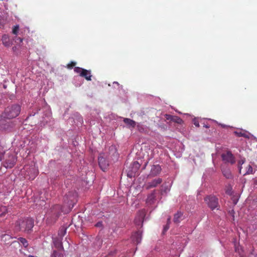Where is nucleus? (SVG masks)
Masks as SVG:
<instances>
[{"label":"nucleus","instance_id":"1","mask_svg":"<svg viewBox=\"0 0 257 257\" xmlns=\"http://www.w3.org/2000/svg\"><path fill=\"white\" fill-rule=\"evenodd\" d=\"M76 193L73 192H70L68 194H66L64 198V202L65 205L68 206V209L64 210V207H61L59 205H56L51 209V212L53 215L56 217H58L61 212L67 213L69 212L76 203Z\"/></svg>","mask_w":257,"mask_h":257},{"label":"nucleus","instance_id":"2","mask_svg":"<svg viewBox=\"0 0 257 257\" xmlns=\"http://www.w3.org/2000/svg\"><path fill=\"white\" fill-rule=\"evenodd\" d=\"M118 158V154L116 148L114 146H111L109 148L108 155H100L98 157L99 166L103 171H105L109 165L108 159L114 161L117 160Z\"/></svg>","mask_w":257,"mask_h":257},{"label":"nucleus","instance_id":"3","mask_svg":"<svg viewBox=\"0 0 257 257\" xmlns=\"http://www.w3.org/2000/svg\"><path fill=\"white\" fill-rule=\"evenodd\" d=\"M16 229L30 233L34 227V220L30 218L20 219L16 222Z\"/></svg>","mask_w":257,"mask_h":257},{"label":"nucleus","instance_id":"4","mask_svg":"<svg viewBox=\"0 0 257 257\" xmlns=\"http://www.w3.org/2000/svg\"><path fill=\"white\" fill-rule=\"evenodd\" d=\"M22 173H25V177L29 180H33L38 174V170L37 167H36L35 164L32 163L30 165H26L23 170L22 171Z\"/></svg>","mask_w":257,"mask_h":257},{"label":"nucleus","instance_id":"5","mask_svg":"<svg viewBox=\"0 0 257 257\" xmlns=\"http://www.w3.org/2000/svg\"><path fill=\"white\" fill-rule=\"evenodd\" d=\"M21 111L20 106L18 104H14L8 106L5 111V116L9 119L17 117Z\"/></svg>","mask_w":257,"mask_h":257},{"label":"nucleus","instance_id":"6","mask_svg":"<svg viewBox=\"0 0 257 257\" xmlns=\"http://www.w3.org/2000/svg\"><path fill=\"white\" fill-rule=\"evenodd\" d=\"M208 206L212 210L216 208L218 206V199L214 196H208L205 198Z\"/></svg>","mask_w":257,"mask_h":257},{"label":"nucleus","instance_id":"7","mask_svg":"<svg viewBox=\"0 0 257 257\" xmlns=\"http://www.w3.org/2000/svg\"><path fill=\"white\" fill-rule=\"evenodd\" d=\"M16 161L17 157L15 155H10L5 161L4 166L7 168H12L14 166Z\"/></svg>","mask_w":257,"mask_h":257},{"label":"nucleus","instance_id":"8","mask_svg":"<svg viewBox=\"0 0 257 257\" xmlns=\"http://www.w3.org/2000/svg\"><path fill=\"white\" fill-rule=\"evenodd\" d=\"M146 215V211L145 210H140L135 219V223L137 225H142L143 222L144 221V217Z\"/></svg>","mask_w":257,"mask_h":257},{"label":"nucleus","instance_id":"9","mask_svg":"<svg viewBox=\"0 0 257 257\" xmlns=\"http://www.w3.org/2000/svg\"><path fill=\"white\" fill-rule=\"evenodd\" d=\"M162 179L160 178H157L150 182H148L145 185V187L147 189H150L152 188L157 187L159 185L161 184L162 182Z\"/></svg>","mask_w":257,"mask_h":257},{"label":"nucleus","instance_id":"10","mask_svg":"<svg viewBox=\"0 0 257 257\" xmlns=\"http://www.w3.org/2000/svg\"><path fill=\"white\" fill-rule=\"evenodd\" d=\"M161 167L159 165H154L151 167L148 178L154 177L159 175L161 171Z\"/></svg>","mask_w":257,"mask_h":257},{"label":"nucleus","instance_id":"11","mask_svg":"<svg viewBox=\"0 0 257 257\" xmlns=\"http://www.w3.org/2000/svg\"><path fill=\"white\" fill-rule=\"evenodd\" d=\"M222 160L227 163H230L233 164L235 163L234 157L233 155L229 152L223 153L221 155Z\"/></svg>","mask_w":257,"mask_h":257},{"label":"nucleus","instance_id":"12","mask_svg":"<svg viewBox=\"0 0 257 257\" xmlns=\"http://www.w3.org/2000/svg\"><path fill=\"white\" fill-rule=\"evenodd\" d=\"M53 243L54 247L59 250H64V247L62 245V238L59 237L53 238Z\"/></svg>","mask_w":257,"mask_h":257},{"label":"nucleus","instance_id":"13","mask_svg":"<svg viewBox=\"0 0 257 257\" xmlns=\"http://www.w3.org/2000/svg\"><path fill=\"white\" fill-rule=\"evenodd\" d=\"M132 240L135 243H140L142 240V233L140 231L134 233L132 236Z\"/></svg>","mask_w":257,"mask_h":257},{"label":"nucleus","instance_id":"14","mask_svg":"<svg viewBox=\"0 0 257 257\" xmlns=\"http://www.w3.org/2000/svg\"><path fill=\"white\" fill-rule=\"evenodd\" d=\"M123 121L128 128H134L137 125L136 122L130 118H124Z\"/></svg>","mask_w":257,"mask_h":257},{"label":"nucleus","instance_id":"15","mask_svg":"<svg viewBox=\"0 0 257 257\" xmlns=\"http://www.w3.org/2000/svg\"><path fill=\"white\" fill-rule=\"evenodd\" d=\"M234 134L238 137H243L245 138H249L251 134L243 130L234 132Z\"/></svg>","mask_w":257,"mask_h":257},{"label":"nucleus","instance_id":"16","mask_svg":"<svg viewBox=\"0 0 257 257\" xmlns=\"http://www.w3.org/2000/svg\"><path fill=\"white\" fill-rule=\"evenodd\" d=\"M155 191L149 194L147 199V203L149 205L153 204L155 200Z\"/></svg>","mask_w":257,"mask_h":257},{"label":"nucleus","instance_id":"17","mask_svg":"<svg viewBox=\"0 0 257 257\" xmlns=\"http://www.w3.org/2000/svg\"><path fill=\"white\" fill-rule=\"evenodd\" d=\"M2 41L3 42V44L6 47H10L11 45V43L10 42L9 37L7 35H4L3 36Z\"/></svg>","mask_w":257,"mask_h":257},{"label":"nucleus","instance_id":"18","mask_svg":"<svg viewBox=\"0 0 257 257\" xmlns=\"http://www.w3.org/2000/svg\"><path fill=\"white\" fill-rule=\"evenodd\" d=\"M81 76L84 77L87 80H91V71L84 69L83 72L81 73Z\"/></svg>","mask_w":257,"mask_h":257},{"label":"nucleus","instance_id":"19","mask_svg":"<svg viewBox=\"0 0 257 257\" xmlns=\"http://www.w3.org/2000/svg\"><path fill=\"white\" fill-rule=\"evenodd\" d=\"M1 238L2 241H3L6 244H9L11 243L10 240L13 238V237L9 234H4L1 235Z\"/></svg>","mask_w":257,"mask_h":257},{"label":"nucleus","instance_id":"20","mask_svg":"<svg viewBox=\"0 0 257 257\" xmlns=\"http://www.w3.org/2000/svg\"><path fill=\"white\" fill-rule=\"evenodd\" d=\"M222 172L223 176L227 179H230L232 177L231 172L229 169L227 168H223Z\"/></svg>","mask_w":257,"mask_h":257},{"label":"nucleus","instance_id":"21","mask_svg":"<svg viewBox=\"0 0 257 257\" xmlns=\"http://www.w3.org/2000/svg\"><path fill=\"white\" fill-rule=\"evenodd\" d=\"M183 213L181 212H178L174 215V222L176 223H178L180 222L182 219Z\"/></svg>","mask_w":257,"mask_h":257},{"label":"nucleus","instance_id":"22","mask_svg":"<svg viewBox=\"0 0 257 257\" xmlns=\"http://www.w3.org/2000/svg\"><path fill=\"white\" fill-rule=\"evenodd\" d=\"M138 130L141 133H145L148 131V128L146 126L144 125L141 123H138L136 125Z\"/></svg>","mask_w":257,"mask_h":257},{"label":"nucleus","instance_id":"23","mask_svg":"<svg viewBox=\"0 0 257 257\" xmlns=\"http://www.w3.org/2000/svg\"><path fill=\"white\" fill-rule=\"evenodd\" d=\"M132 165L133 173H135L136 172H137V171L139 169V168L140 167V164L137 161L133 162Z\"/></svg>","mask_w":257,"mask_h":257},{"label":"nucleus","instance_id":"24","mask_svg":"<svg viewBox=\"0 0 257 257\" xmlns=\"http://www.w3.org/2000/svg\"><path fill=\"white\" fill-rule=\"evenodd\" d=\"M166 118L167 119H171L172 120H174L177 121V122H180L182 121L181 119L177 116H174L170 115H166Z\"/></svg>","mask_w":257,"mask_h":257},{"label":"nucleus","instance_id":"25","mask_svg":"<svg viewBox=\"0 0 257 257\" xmlns=\"http://www.w3.org/2000/svg\"><path fill=\"white\" fill-rule=\"evenodd\" d=\"M66 228L62 227L59 230L58 235L59 238H62L66 233Z\"/></svg>","mask_w":257,"mask_h":257},{"label":"nucleus","instance_id":"26","mask_svg":"<svg viewBox=\"0 0 257 257\" xmlns=\"http://www.w3.org/2000/svg\"><path fill=\"white\" fill-rule=\"evenodd\" d=\"M18 240L20 243H21L25 247H27L28 246V241L23 237H20Z\"/></svg>","mask_w":257,"mask_h":257},{"label":"nucleus","instance_id":"27","mask_svg":"<svg viewBox=\"0 0 257 257\" xmlns=\"http://www.w3.org/2000/svg\"><path fill=\"white\" fill-rule=\"evenodd\" d=\"M253 173V169L252 167L250 165H248L246 169V172L243 174V175L252 174Z\"/></svg>","mask_w":257,"mask_h":257},{"label":"nucleus","instance_id":"28","mask_svg":"<svg viewBox=\"0 0 257 257\" xmlns=\"http://www.w3.org/2000/svg\"><path fill=\"white\" fill-rule=\"evenodd\" d=\"M7 212V209L6 206H0V216H3Z\"/></svg>","mask_w":257,"mask_h":257},{"label":"nucleus","instance_id":"29","mask_svg":"<svg viewBox=\"0 0 257 257\" xmlns=\"http://www.w3.org/2000/svg\"><path fill=\"white\" fill-rule=\"evenodd\" d=\"M51 257H63V254L62 253L58 252L56 250H54L51 253Z\"/></svg>","mask_w":257,"mask_h":257},{"label":"nucleus","instance_id":"30","mask_svg":"<svg viewBox=\"0 0 257 257\" xmlns=\"http://www.w3.org/2000/svg\"><path fill=\"white\" fill-rule=\"evenodd\" d=\"M74 71L77 73H79L80 74V76H81V73L83 72L84 70V69H83L82 68L79 67H75L74 69Z\"/></svg>","mask_w":257,"mask_h":257},{"label":"nucleus","instance_id":"31","mask_svg":"<svg viewBox=\"0 0 257 257\" xmlns=\"http://www.w3.org/2000/svg\"><path fill=\"white\" fill-rule=\"evenodd\" d=\"M170 217H168V219H167V224L164 227V229H163V233H164L166 231H167L168 230V229H169V224L170 223Z\"/></svg>","mask_w":257,"mask_h":257},{"label":"nucleus","instance_id":"32","mask_svg":"<svg viewBox=\"0 0 257 257\" xmlns=\"http://www.w3.org/2000/svg\"><path fill=\"white\" fill-rule=\"evenodd\" d=\"M4 150L2 146L0 145V161L3 159L4 154Z\"/></svg>","mask_w":257,"mask_h":257},{"label":"nucleus","instance_id":"33","mask_svg":"<svg viewBox=\"0 0 257 257\" xmlns=\"http://www.w3.org/2000/svg\"><path fill=\"white\" fill-rule=\"evenodd\" d=\"M14 40L15 43H17V44H20L23 41V39H22L20 37H16Z\"/></svg>","mask_w":257,"mask_h":257},{"label":"nucleus","instance_id":"34","mask_svg":"<svg viewBox=\"0 0 257 257\" xmlns=\"http://www.w3.org/2000/svg\"><path fill=\"white\" fill-rule=\"evenodd\" d=\"M19 29V27L18 25L15 26L13 29V33L15 35H17L18 31Z\"/></svg>","mask_w":257,"mask_h":257},{"label":"nucleus","instance_id":"35","mask_svg":"<svg viewBox=\"0 0 257 257\" xmlns=\"http://www.w3.org/2000/svg\"><path fill=\"white\" fill-rule=\"evenodd\" d=\"M20 47V45H18V46H15L13 47V51L17 54H18V49Z\"/></svg>","mask_w":257,"mask_h":257},{"label":"nucleus","instance_id":"36","mask_svg":"<svg viewBox=\"0 0 257 257\" xmlns=\"http://www.w3.org/2000/svg\"><path fill=\"white\" fill-rule=\"evenodd\" d=\"M76 65V62H72L71 63L68 64L67 65V67L68 68L71 69L72 68L73 66H75Z\"/></svg>","mask_w":257,"mask_h":257},{"label":"nucleus","instance_id":"37","mask_svg":"<svg viewBox=\"0 0 257 257\" xmlns=\"http://www.w3.org/2000/svg\"><path fill=\"white\" fill-rule=\"evenodd\" d=\"M245 161V160L244 158L241 159L240 160H239L238 161V165H242V164H243L244 163Z\"/></svg>","mask_w":257,"mask_h":257},{"label":"nucleus","instance_id":"38","mask_svg":"<svg viewBox=\"0 0 257 257\" xmlns=\"http://www.w3.org/2000/svg\"><path fill=\"white\" fill-rule=\"evenodd\" d=\"M193 123L196 126V127H199V122L196 120V119H194L193 120Z\"/></svg>","mask_w":257,"mask_h":257},{"label":"nucleus","instance_id":"39","mask_svg":"<svg viewBox=\"0 0 257 257\" xmlns=\"http://www.w3.org/2000/svg\"><path fill=\"white\" fill-rule=\"evenodd\" d=\"M102 226V222L101 221H99L95 224V226H96L97 227H101Z\"/></svg>","mask_w":257,"mask_h":257},{"label":"nucleus","instance_id":"40","mask_svg":"<svg viewBox=\"0 0 257 257\" xmlns=\"http://www.w3.org/2000/svg\"><path fill=\"white\" fill-rule=\"evenodd\" d=\"M78 119L79 122L81 124L83 123V119L81 116H78Z\"/></svg>","mask_w":257,"mask_h":257},{"label":"nucleus","instance_id":"41","mask_svg":"<svg viewBox=\"0 0 257 257\" xmlns=\"http://www.w3.org/2000/svg\"><path fill=\"white\" fill-rule=\"evenodd\" d=\"M226 193L228 194H231V189L230 188H228L226 191Z\"/></svg>","mask_w":257,"mask_h":257},{"label":"nucleus","instance_id":"42","mask_svg":"<svg viewBox=\"0 0 257 257\" xmlns=\"http://www.w3.org/2000/svg\"><path fill=\"white\" fill-rule=\"evenodd\" d=\"M241 166L242 165H238V170H239V173H241V168H242Z\"/></svg>","mask_w":257,"mask_h":257},{"label":"nucleus","instance_id":"43","mask_svg":"<svg viewBox=\"0 0 257 257\" xmlns=\"http://www.w3.org/2000/svg\"><path fill=\"white\" fill-rule=\"evenodd\" d=\"M4 24L2 22V20L0 19V28L3 27Z\"/></svg>","mask_w":257,"mask_h":257},{"label":"nucleus","instance_id":"44","mask_svg":"<svg viewBox=\"0 0 257 257\" xmlns=\"http://www.w3.org/2000/svg\"><path fill=\"white\" fill-rule=\"evenodd\" d=\"M204 127H205L206 128H209V125H208L207 124H204Z\"/></svg>","mask_w":257,"mask_h":257},{"label":"nucleus","instance_id":"45","mask_svg":"<svg viewBox=\"0 0 257 257\" xmlns=\"http://www.w3.org/2000/svg\"><path fill=\"white\" fill-rule=\"evenodd\" d=\"M114 84H117V85H119L118 83L117 82H116V81H114L113 83Z\"/></svg>","mask_w":257,"mask_h":257},{"label":"nucleus","instance_id":"46","mask_svg":"<svg viewBox=\"0 0 257 257\" xmlns=\"http://www.w3.org/2000/svg\"><path fill=\"white\" fill-rule=\"evenodd\" d=\"M222 126L223 127H224L225 126V125H222Z\"/></svg>","mask_w":257,"mask_h":257}]
</instances>
